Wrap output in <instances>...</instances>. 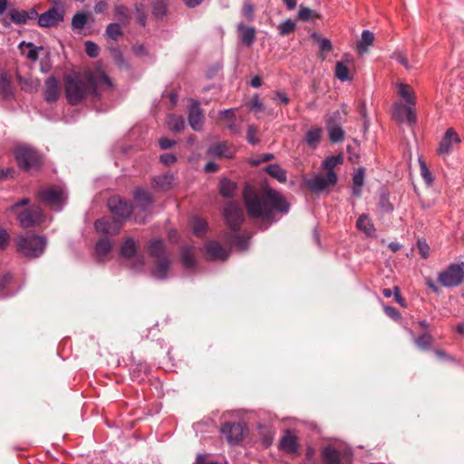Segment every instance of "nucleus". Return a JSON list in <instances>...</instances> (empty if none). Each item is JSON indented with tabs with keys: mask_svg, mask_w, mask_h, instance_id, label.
I'll return each mask as SVG.
<instances>
[{
	"mask_svg": "<svg viewBox=\"0 0 464 464\" xmlns=\"http://www.w3.org/2000/svg\"><path fill=\"white\" fill-rule=\"evenodd\" d=\"M248 214L255 218L271 219L276 213H287L288 205L276 190L265 188L260 193H245Z\"/></svg>",
	"mask_w": 464,
	"mask_h": 464,
	"instance_id": "obj_2",
	"label": "nucleus"
},
{
	"mask_svg": "<svg viewBox=\"0 0 464 464\" xmlns=\"http://www.w3.org/2000/svg\"><path fill=\"white\" fill-rule=\"evenodd\" d=\"M297 17L300 21L303 22H314L319 18V14L315 10L304 5H300L297 12Z\"/></svg>",
	"mask_w": 464,
	"mask_h": 464,
	"instance_id": "obj_35",
	"label": "nucleus"
},
{
	"mask_svg": "<svg viewBox=\"0 0 464 464\" xmlns=\"http://www.w3.org/2000/svg\"><path fill=\"white\" fill-rule=\"evenodd\" d=\"M335 76L341 82L350 81L352 78L350 76V71L348 66L344 62L339 61L335 65Z\"/></svg>",
	"mask_w": 464,
	"mask_h": 464,
	"instance_id": "obj_41",
	"label": "nucleus"
},
{
	"mask_svg": "<svg viewBox=\"0 0 464 464\" xmlns=\"http://www.w3.org/2000/svg\"><path fill=\"white\" fill-rule=\"evenodd\" d=\"M207 223L199 218H197L193 223V232L196 236L201 237L207 231Z\"/></svg>",
	"mask_w": 464,
	"mask_h": 464,
	"instance_id": "obj_51",
	"label": "nucleus"
},
{
	"mask_svg": "<svg viewBox=\"0 0 464 464\" xmlns=\"http://www.w3.org/2000/svg\"><path fill=\"white\" fill-rule=\"evenodd\" d=\"M188 124L195 131L202 130L204 123V114L197 100H192L188 109Z\"/></svg>",
	"mask_w": 464,
	"mask_h": 464,
	"instance_id": "obj_18",
	"label": "nucleus"
},
{
	"mask_svg": "<svg viewBox=\"0 0 464 464\" xmlns=\"http://www.w3.org/2000/svg\"><path fill=\"white\" fill-rule=\"evenodd\" d=\"M169 0H152L151 9L152 14L156 18H162L167 14V6Z\"/></svg>",
	"mask_w": 464,
	"mask_h": 464,
	"instance_id": "obj_36",
	"label": "nucleus"
},
{
	"mask_svg": "<svg viewBox=\"0 0 464 464\" xmlns=\"http://www.w3.org/2000/svg\"><path fill=\"white\" fill-rule=\"evenodd\" d=\"M247 105L249 109L256 113L263 112L265 110L264 104L261 102L258 94H255L248 102Z\"/></svg>",
	"mask_w": 464,
	"mask_h": 464,
	"instance_id": "obj_48",
	"label": "nucleus"
},
{
	"mask_svg": "<svg viewBox=\"0 0 464 464\" xmlns=\"http://www.w3.org/2000/svg\"><path fill=\"white\" fill-rule=\"evenodd\" d=\"M169 257L156 259L153 267L150 270V276L155 280L163 281L168 278V274L170 268Z\"/></svg>",
	"mask_w": 464,
	"mask_h": 464,
	"instance_id": "obj_20",
	"label": "nucleus"
},
{
	"mask_svg": "<svg viewBox=\"0 0 464 464\" xmlns=\"http://www.w3.org/2000/svg\"><path fill=\"white\" fill-rule=\"evenodd\" d=\"M167 125L172 132H181L185 127V121L182 116L170 114L167 119Z\"/></svg>",
	"mask_w": 464,
	"mask_h": 464,
	"instance_id": "obj_34",
	"label": "nucleus"
},
{
	"mask_svg": "<svg viewBox=\"0 0 464 464\" xmlns=\"http://www.w3.org/2000/svg\"><path fill=\"white\" fill-rule=\"evenodd\" d=\"M397 87L398 93L404 101L405 105L401 102H395L393 104V117L401 122H407L412 125L416 122V97L414 92L411 87L406 83L401 82Z\"/></svg>",
	"mask_w": 464,
	"mask_h": 464,
	"instance_id": "obj_4",
	"label": "nucleus"
},
{
	"mask_svg": "<svg viewBox=\"0 0 464 464\" xmlns=\"http://www.w3.org/2000/svg\"><path fill=\"white\" fill-rule=\"evenodd\" d=\"M343 163V156L327 157L321 165V169L324 173H317L306 180V185L311 191L320 193L337 183V174L334 171L335 167Z\"/></svg>",
	"mask_w": 464,
	"mask_h": 464,
	"instance_id": "obj_3",
	"label": "nucleus"
},
{
	"mask_svg": "<svg viewBox=\"0 0 464 464\" xmlns=\"http://www.w3.org/2000/svg\"><path fill=\"white\" fill-rule=\"evenodd\" d=\"M237 189V184L227 178H223L219 181V193L224 198H233Z\"/></svg>",
	"mask_w": 464,
	"mask_h": 464,
	"instance_id": "obj_33",
	"label": "nucleus"
},
{
	"mask_svg": "<svg viewBox=\"0 0 464 464\" xmlns=\"http://www.w3.org/2000/svg\"><path fill=\"white\" fill-rule=\"evenodd\" d=\"M18 252L26 258H37L41 256L45 250L47 239L44 236L27 232L19 236L16 240Z\"/></svg>",
	"mask_w": 464,
	"mask_h": 464,
	"instance_id": "obj_5",
	"label": "nucleus"
},
{
	"mask_svg": "<svg viewBox=\"0 0 464 464\" xmlns=\"http://www.w3.org/2000/svg\"><path fill=\"white\" fill-rule=\"evenodd\" d=\"M459 143H460V138H459V134L454 130V129L449 128L445 131V133L439 144V148H438L439 155L440 156L450 155L453 151L454 146L458 145Z\"/></svg>",
	"mask_w": 464,
	"mask_h": 464,
	"instance_id": "obj_15",
	"label": "nucleus"
},
{
	"mask_svg": "<svg viewBox=\"0 0 464 464\" xmlns=\"http://www.w3.org/2000/svg\"><path fill=\"white\" fill-rule=\"evenodd\" d=\"M247 429L240 422H225L220 428L221 433L230 444H238L244 438Z\"/></svg>",
	"mask_w": 464,
	"mask_h": 464,
	"instance_id": "obj_14",
	"label": "nucleus"
},
{
	"mask_svg": "<svg viewBox=\"0 0 464 464\" xmlns=\"http://www.w3.org/2000/svg\"><path fill=\"white\" fill-rule=\"evenodd\" d=\"M60 96L59 82L54 76H50L45 81L44 100L48 103L55 102Z\"/></svg>",
	"mask_w": 464,
	"mask_h": 464,
	"instance_id": "obj_21",
	"label": "nucleus"
},
{
	"mask_svg": "<svg viewBox=\"0 0 464 464\" xmlns=\"http://www.w3.org/2000/svg\"><path fill=\"white\" fill-rule=\"evenodd\" d=\"M115 15L123 24H128L130 21L129 11L124 5H118L115 7Z\"/></svg>",
	"mask_w": 464,
	"mask_h": 464,
	"instance_id": "obj_47",
	"label": "nucleus"
},
{
	"mask_svg": "<svg viewBox=\"0 0 464 464\" xmlns=\"http://www.w3.org/2000/svg\"><path fill=\"white\" fill-rule=\"evenodd\" d=\"M206 250L212 260H226L230 253L217 241L208 242L206 245Z\"/></svg>",
	"mask_w": 464,
	"mask_h": 464,
	"instance_id": "obj_26",
	"label": "nucleus"
},
{
	"mask_svg": "<svg viewBox=\"0 0 464 464\" xmlns=\"http://www.w3.org/2000/svg\"><path fill=\"white\" fill-rule=\"evenodd\" d=\"M85 52L90 57L96 58L99 55V46L94 42L87 41L85 43Z\"/></svg>",
	"mask_w": 464,
	"mask_h": 464,
	"instance_id": "obj_53",
	"label": "nucleus"
},
{
	"mask_svg": "<svg viewBox=\"0 0 464 464\" xmlns=\"http://www.w3.org/2000/svg\"><path fill=\"white\" fill-rule=\"evenodd\" d=\"M105 34L108 38L117 41L123 34L121 24L118 23L109 24L106 27Z\"/></svg>",
	"mask_w": 464,
	"mask_h": 464,
	"instance_id": "obj_44",
	"label": "nucleus"
},
{
	"mask_svg": "<svg viewBox=\"0 0 464 464\" xmlns=\"http://www.w3.org/2000/svg\"><path fill=\"white\" fill-rule=\"evenodd\" d=\"M133 198L136 205L142 210L150 209L153 205L151 194L142 188H137L133 192Z\"/></svg>",
	"mask_w": 464,
	"mask_h": 464,
	"instance_id": "obj_22",
	"label": "nucleus"
},
{
	"mask_svg": "<svg viewBox=\"0 0 464 464\" xmlns=\"http://www.w3.org/2000/svg\"><path fill=\"white\" fill-rule=\"evenodd\" d=\"M384 313L389 316L391 317L392 319L393 320H397L400 318L401 314L399 313V311L393 307V306H384Z\"/></svg>",
	"mask_w": 464,
	"mask_h": 464,
	"instance_id": "obj_60",
	"label": "nucleus"
},
{
	"mask_svg": "<svg viewBox=\"0 0 464 464\" xmlns=\"http://www.w3.org/2000/svg\"><path fill=\"white\" fill-rule=\"evenodd\" d=\"M181 262L186 268H193L195 266V259L191 247L185 246L181 250Z\"/></svg>",
	"mask_w": 464,
	"mask_h": 464,
	"instance_id": "obj_42",
	"label": "nucleus"
},
{
	"mask_svg": "<svg viewBox=\"0 0 464 464\" xmlns=\"http://www.w3.org/2000/svg\"><path fill=\"white\" fill-rule=\"evenodd\" d=\"M64 81L66 98L72 105L81 103L88 93L100 98L102 88L105 92H111L113 89L111 78L100 69L86 72L83 78L77 73L67 75Z\"/></svg>",
	"mask_w": 464,
	"mask_h": 464,
	"instance_id": "obj_1",
	"label": "nucleus"
},
{
	"mask_svg": "<svg viewBox=\"0 0 464 464\" xmlns=\"http://www.w3.org/2000/svg\"><path fill=\"white\" fill-rule=\"evenodd\" d=\"M160 160L164 165L169 166L176 162L177 157L172 153H165L160 156Z\"/></svg>",
	"mask_w": 464,
	"mask_h": 464,
	"instance_id": "obj_58",
	"label": "nucleus"
},
{
	"mask_svg": "<svg viewBox=\"0 0 464 464\" xmlns=\"http://www.w3.org/2000/svg\"><path fill=\"white\" fill-rule=\"evenodd\" d=\"M134 14L137 22L141 25L145 26L147 22V12L146 6L142 3L135 4L134 5Z\"/></svg>",
	"mask_w": 464,
	"mask_h": 464,
	"instance_id": "obj_45",
	"label": "nucleus"
},
{
	"mask_svg": "<svg viewBox=\"0 0 464 464\" xmlns=\"http://www.w3.org/2000/svg\"><path fill=\"white\" fill-rule=\"evenodd\" d=\"M108 207L120 220L129 218L132 213V206L120 198H111L108 201Z\"/></svg>",
	"mask_w": 464,
	"mask_h": 464,
	"instance_id": "obj_16",
	"label": "nucleus"
},
{
	"mask_svg": "<svg viewBox=\"0 0 464 464\" xmlns=\"http://www.w3.org/2000/svg\"><path fill=\"white\" fill-rule=\"evenodd\" d=\"M322 129L313 128L306 133V142L312 148H316L321 140Z\"/></svg>",
	"mask_w": 464,
	"mask_h": 464,
	"instance_id": "obj_43",
	"label": "nucleus"
},
{
	"mask_svg": "<svg viewBox=\"0 0 464 464\" xmlns=\"http://www.w3.org/2000/svg\"><path fill=\"white\" fill-rule=\"evenodd\" d=\"M207 154L210 157H224V158H232L233 153L228 150L226 142H218L211 145L208 150Z\"/></svg>",
	"mask_w": 464,
	"mask_h": 464,
	"instance_id": "obj_28",
	"label": "nucleus"
},
{
	"mask_svg": "<svg viewBox=\"0 0 464 464\" xmlns=\"http://www.w3.org/2000/svg\"><path fill=\"white\" fill-rule=\"evenodd\" d=\"M112 248L111 241L109 238L99 239L94 247V252L101 261L111 252Z\"/></svg>",
	"mask_w": 464,
	"mask_h": 464,
	"instance_id": "obj_31",
	"label": "nucleus"
},
{
	"mask_svg": "<svg viewBox=\"0 0 464 464\" xmlns=\"http://www.w3.org/2000/svg\"><path fill=\"white\" fill-rule=\"evenodd\" d=\"M8 14L11 21L18 25L25 24L28 21L35 20L38 17V13L34 7L29 10L12 8L9 10Z\"/></svg>",
	"mask_w": 464,
	"mask_h": 464,
	"instance_id": "obj_19",
	"label": "nucleus"
},
{
	"mask_svg": "<svg viewBox=\"0 0 464 464\" xmlns=\"http://www.w3.org/2000/svg\"><path fill=\"white\" fill-rule=\"evenodd\" d=\"M88 23V15L83 12H77L73 14L71 26L74 31H82Z\"/></svg>",
	"mask_w": 464,
	"mask_h": 464,
	"instance_id": "obj_38",
	"label": "nucleus"
},
{
	"mask_svg": "<svg viewBox=\"0 0 464 464\" xmlns=\"http://www.w3.org/2000/svg\"><path fill=\"white\" fill-rule=\"evenodd\" d=\"M224 218L230 232L240 230L245 216L243 209L236 203H228L224 209Z\"/></svg>",
	"mask_w": 464,
	"mask_h": 464,
	"instance_id": "obj_12",
	"label": "nucleus"
},
{
	"mask_svg": "<svg viewBox=\"0 0 464 464\" xmlns=\"http://www.w3.org/2000/svg\"><path fill=\"white\" fill-rule=\"evenodd\" d=\"M416 345L421 350H429L432 343V336L425 333L419 337H414Z\"/></svg>",
	"mask_w": 464,
	"mask_h": 464,
	"instance_id": "obj_46",
	"label": "nucleus"
},
{
	"mask_svg": "<svg viewBox=\"0 0 464 464\" xmlns=\"http://www.w3.org/2000/svg\"><path fill=\"white\" fill-rule=\"evenodd\" d=\"M280 446L284 450L290 451V430L289 429H286L285 430V434H284V437L282 438Z\"/></svg>",
	"mask_w": 464,
	"mask_h": 464,
	"instance_id": "obj_59",
	"label": "nucleus"
},
{
	"mask_svg": "<svg viewBox=\"0 0 464 464\" xmlns=\"http://www.w3.org/2000/svg\"><path fill=\"white\" fill-rule=\"evenodd\" d=\"M239 41L246 47H251L256 40V29L240 23L237 25Z\"/></svg>",
	"mask_w": 464,
	"mask_h": 464,
	"instance_id": "obj_23",
	"label": "nucleus"
},
{
	"mask_svg": "<svg viewBox=\"0 0 464 464\" xmlns=\"http://www.w3.org/2000/svg\"><path fill=\"white\" fill-rule=\"evenodd\" d=\"M122 226V220L113 218H102L96 220L94 227L98 233L104 235L117 234Z\"/></svg>",
	"mask_w": 464,
	"mask_h": 464,
	"instance_id": "obj_17",
	"label": "nucleus"
},
{
	"mask_svg": "<svg viewBox=\"0 0 464 464\" xmlns=\"http://www.w3.org/2000/svg\"><path fill=\"white\" fill-rule=\"evenodd\" d=\"M256 134H257L256 127H255L254 125H249L247 127L246 137L247 142L252 145L257 144L259 142V139L256 136Z\"/></svg>",
	"mask_w": 464,
	"mask_h": 464,
	"instance_id": "obj_50",
	"label": "nucleus"
},
{
	"mask_svg": "<svg viewBox=\"0 0 464 464\" xmlns=\"http://www.w3.org/2000/svg\"><path fill=\"white\" fill-rule=\"evenodd\" d=\"M10 241V235L5 228H0V250L5 249Z\"/></svg>",
	"mask_w": 464,
	"mask_h": 464,
	"instance_id": "obj_57",
	"label": "nucleus"
},
{
	"mask_svg": "<svg viewBox=\"0 0 464 464\" xmlns=\"http://www.w3.org/2000/svg\"><path fill=\"white\" fill-rule=\"evenodd\" d=\"M353 452L345 444H330L322 450L324 464H350Z\"/></svg>",
	"mask_w": 464,
	"mask_h": 464,
	"instance_id": "obj_6",
	"label": "nucleus"
},
{
	"mask_svg": "<svg viewBox=\"0 0 464 464\" xmlns=\"http://www.w3.org/2000/svg\"><path fill=\"white\" fill-rule=\"evenodd\" d=\"M314 37L316 38L319 48L322 52H330L332 50V43L330 40L326 38H321L316 34H314Z\"/></svg>",
	"mask_w": 464,
	"mask_h": 464,
	"instance_id": "obj_55",
	"label": "nucleus"
},
{
	"mask_svg": "<svg viewBox=\"0 0 464 464\" xmlns=\"http://www.w3.org/2000/svg\"><path fill=\"white\" fill-rule=\"evenodd\" d=\"M242 14L248 20H252L253 19V14H254V6L251 4H245L244 7L242 9Z\"/></svg>",
	"mask_w": 464,
	"mask_h": 464,
	"instance_id": "obj_64",
	"label": "nucleus"
},
{
	"mask_svg": "<svg viewBox=\"0 0 464 464\" xmlns=\"http://www.w3.org/2000/svg\"><path fill=\"white\" fill-rule=\"evenodd\" d=\"M65 8L62 2H54L46 12L38 14V25L41 27H54L64 20Z\"/></svg>",
	"mask_w": 464,
	"mask_h": 464,
	"instance_id": "obj_9",
	"label": "nucleus"
},
{
	"mask_svg": "<svg viewBox=\"0 0 464 464\" xmlns=\"http://www.w3.org/2000/svg\"><path fill=\"white\" fill-rule=\"evenodd\" d=\"M120 255L126 259H132L133 264L131 268L135 271H140L145 265V259L142 255L137 254V245L133 238L128 237L121 244L120 248Z\"/></svg>",
	"mask_w": 464,
	"mask_h": 464,
	"instance_id": "obj_10",
	"label": "nucleus"
},
{
	"mask_svg": "<svg viewBox=\"0 0 464 464\" xmlns=\"http://www.w3.org/2000/svg\"><path fill=\"white\" fill-rule=\"evenodd\" d=\"M174 180V176L170 173H165L153 178L152 185L154 188L160 190H167L170 188Z\"/></svg>",
	"mask_w": 464,
	"mask_h": 464,
	"instance_id": "obj_32",
	"label": "nucleus"
},
{
	"mask_svg": "<svg viewBox=\"0 0 464 464\" xmlns=\"http://www.w3.org/2000/svg\"><path fill=\"white\" fill-rule=\"evenodd\" d=\"M464 280V262L451 264L438 275L439 283L445 287L459 285Z\"/></svg>",
	"mask_w": 464,
	"mask_h": 464,
	"instance_id": "obj_8",
	"label": "nucleus"
},
{
	"mask_svg": "<svg viewBox=\"0 0 464 464\" xmlns=\"http://www.w3.org/2000/svg\"><path fill=\"white\" fill-rule=\"evenodd\" d=\"M418 248L422 258L426 259L429 256L430 247L425 241H418Z\"/></svg>",
	"mask_w": 464,
	"mask_h": 464,
	"instance_id": "obj_61",
	"label": "nucleus"
},
{
	"mask_svg": "<svg viewBox=\"0 0 464 464\" xmlns=\"http://www.w3.org/2000/svg\"><path fill=\"white\" fill-rule=\"evenodd\" d=\"M14 157L20 169L30 171L41 165V155L29 145L18 146L14 150Z\"/></svg>",
	"mask_w": 464,
	"mask_h": 464,
	"instance_id": "obj_7",
	"label": "nucleus"
},
{
	"mask_svg": "<svg viewBox=\"0 0 464 464\" xmlns=\"http://www.w3.org/2000/svg\"><path fill=\"white\" fill-rule=\"evenodd\" d=\"M0 95L5 99H10L14 95L11 82L5 73L0 75Z\"/></svg>",
	"mask_w": 464,
	"mask_h": 464,
	"instance_id": "obj_37",
	"label": "nucleus"
},
{
	"mask_svg": "<svg viewBox=\"0 0 464 464\" xmlns=\"http://www.w3.org/2000/svg\"><path fill=\"white\" fill-rule=\"evenodd\" d=\"M266 171L280 182L286 181V171L277 164H270L266 167Z\"/></svg>",
	"mask_w": 464,
	"mask_h": 464,
	"instance_id": "obj_39",
	"label": "nucleus"
},
{
	"mask_svg": "<svg viewBox=\"0 0 464 464\" xmlns=\"http://www.w3.org/2000/svg\"><path fill=\"white\" fill-rule=\"evenodd\" d=\"M420 175L428 186L433 182V177L424 162H420Z\"/></svg>",
	"mask_w": 464,
	"mask_h": 464,
	"instance_id": "obj_52",
	"label": "nucleus"
},
{
	"mask_svg": "<svg viewBox=\"0 0 464 464\" xmlns=\"http://www.w3.org/2000/svg\"><path fill=\"white\" fill-rule=\"evenodd\" d=\"M13 280V275L10 272H5L0 276V298L7 297L14 295L7 290V286Z\"/></svg>",
	"mask_w": 464,
	"mask_h": 464,
	"instance_id": "obj_40",
	"label": "nucleus"
},
{
	"mask_svg": "<svg viewBox=\"0 0 464 464\" xmlns=\"http://www.w3.org/2000/svg\"><path fill=\"white\" fill-rule=\"evenodd\" d=\"M315 450L312 446H307L305 450L304 464H312L314 462Z\"/></svg>",
	"mask_w": 464,
	"mask_h": 464,
	"instance_id": "obj_62",
	"label": "nucleus"
},
{
	"mask_svg": "<svg viewBox=\"0 0 464 464\" xmlns=\"http://www.w3.org/2000/svg\"><path fill=\"white\" fill-rule=\"evenodd\" d=\"M355 227L367 237H374L376 236L374 224L367 214H362L359 216L356 220Z\"/></svg>",
	"mask_w": 464,
	"mask_h": 464,
	"instance_id": "obj_25",
	"label": "nucleus"
},
{
	"mask_svg": "<svg viewBox=\"0 0 464 464\" xmlns=\"http://www.w3.org/2000/svg\"><path fill=\"white\" fill-rule=\"evenodd\" d=\"M148 253L153 259L167 258L166 246L162 239L152 238L148 244Z\"/></svg>",
	"mask_w": 464,
	"mask_h": 464,
	"instance_id": "obj_24",
	"label": "nucleus"
},
{
	"mask_svg": "<svg viewBox=\"0 0 464 464\" xmlns=\"http://www.w3.org/2000/svg\"><path fill=\"white\" fill-rule=\"evenodd\" d=\"M340 112L336 111L333 117H331L327 122V128L329 132V139L334 143H338L342 141L344 138V132L343 129L338 125H332L331 121L334 118H339Z\"/></svg>",
	"mask_w": 464,
	"mask_h": 464,
	"instance_id": "obj_27",
	"label": "nucleus"
},
{
	"mask_svg": "<svg viewBox=\"0 0 464 464\" xmlns=\"http://www.w3.org/2000/svg\"><path fill=\"white\" fill-rule=\"evenodd\" d=\"M392 58L393 60H395L397 63H399L400 64H401L402 66H404L407 70L410 69L407 57H406V55L402 52L395 51L392 53Z\"/></svg>",
	"mask_w": 464,
	"mask_h": 464,
	"instance_id": "obj_54",
	"label": "nucleus"
},
{
	"mask_svg": "<svg viewBox=\"0 0 464 464\" xmlns=\"http://www.w3.org/2000/svg\"><path fill=\"white\" fill-rule=\"evenodd\" d=\"M38 200L55 210L62 209L63 200L64 198V192L61 188L50 187L42 189L37 194Z\"/></svg>",
	"mask_w": 464,
	"mask_h": 464,
	"instance_id": "obj_11",
	"label": "nucleus"
},
{
	"mask_svg": "<svg viewBox=\"0 0 464 464\" xmlns=\"http://www.w3.org/2000/svg\"><path fill=\"white\" fill-rule=\"evenodd\" d=\"M364 182V169L359 168L353 177V185L362 186Z\"/></svg>",
	"mask_w": 464,
	"mask_h": 464,
	"instance_id": "obj_56",
	"label": "nucleus"
},
{
	"mask_svg": "<svg viewBox=\"0 0 464 464\" xmlns=\"http://www.w3.org/2000/svg\"><path fill=\"white\" fill-rule=\"evenodd\" d=\"M17 219L22 227L28 228L44 222V214L41 207L34 205L21 211Z\"/></svg>",
	"mask_w": 464,
	"mask_h": 464,
	"instance_id": "obj_13",
	"label": "nucleus"
},
{
	"mask_svg": "<svg viewBox=\"0 0 464 464\" xmlns=\"http://www.w3.org/2000/svg\"><path fill=\"white\" fill-rule=\"evenodd\" d=\"M194 464H222L218 461L207 460L206 454H198Z\"/></svg>",
	"mask_w": 464,
	"mask_h": 464,
	"instance_id": "obj_63",
	"label": "nucleus"
},
{
	"mask_svg": "<svg viewBox=\"0 0 464 464\" xmlns=\"http://www.w3.org/2000/svg\"><path fill=\"white\" fill-rule=\"evenodd\" d=\"M379 208L382 213H392L393 206L389 200L388 195L382 193L380 198Z\"/></svg>",
	"mask_w": 464,
	"mask_h": 464,
	"instance_id": "obj_49",
	"label": "nucleus"
},
{
	"mask_svg": "<svg viewBox=\"0 0 464 464\" xmlns=\"http://www.w3.org/2000/svg\"><path fill=\"white\" fill-rule=\"evenodd\" d=\"M250 237H245L239 231L231 232L228 241L238 250H246L249 246Z\"/></svg>",
	"mask_w": 464,
	"mask_h": 464,
	"instance_id": "obj_30",
	"label": "nucleus"
},
{
	"mask_svg": "<svg viewBox=\"0 0 464 464\" xmlns=\"http://www.w3.org/2000/svg\"><path fill=\"white\" fill-rule=\"evenodd\" d=\"M374 42V34L370 30H363L361 39L357 43L356 48L359 53L362 54L368 52L369 47Z\"/></svg>",
	"mask_w": 464,
	"mask_h": 464,
	"instance_id": "obj_29",
	"label": "nucleus"
}]
</instances>
